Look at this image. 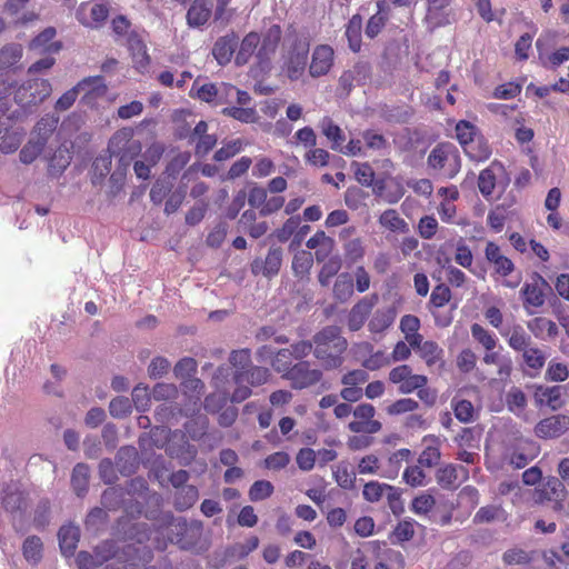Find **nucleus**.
<instances>
[{"instance_id": "f257e3e1", "label": "nucleus", "mask_w": 569, "mask_h": 569, "mask_svg": "<svg viewBox=\"0 0 569 569\" xmlns=\"http://www.w3.org/2000/svg\"><path fill=\"white\" fill-rule=\"evenodd\" d=\"M313 342L315 357L325 369H336L342 365V355L347 349L348 342L341 336L340 328L335 326L326 327L313 337Z\"/></svg>"}, {"instance_id": "f03ea898", "label": "nucleus", "mask_w": 569, "mask_h": 569, "mask_svg": "<svg viewBox=\"0 0 569 569\" xmlns=\"http://www.w3.org/2000/svg\"><path fill=\"white\" fill-rule=\"evenodd\" d=\"M58 121L59 119L54 116H44L37 122L28 142L19 153V159L23 164L32 163L41 154L48 139L56 130Z\"/></svg>"}, {"instance_id": "7ed1b4c3", "label": "nucleus", "mask_w": 569, "mask_h": 569, "mask_svg": "<svg viewBox=\"0 0 569 569\" xmlns=\"http://www.w3.org/2000/svg\"><path fill=\"white\" fill-rule=\"evenodd\" d=\"M430 168L445 178H453L461 168V160L457 148L451 143H441L432 149L428 157Z\"/></svg>"}, {"instance_id": "20e7f679", "label": "nucleus", "mask_w": 569, "mask_h": 569, "mask_svg": "<svg viewBox=\"0 0 569 569\" xmlns=\"http://www.w3.org/2000/svg\"><path fill=\"white\" fill-rule=\"evenodd\" d=\"M52 91L49 80L30 77L13 91L14 101L22 108L37 106L47 99Z\"/></svg>"}, {"instance_id": "39448f33", "label": "nucleus", "mask_w": 569, "mask_h": 569, "mask_svg": "<svg viewBox=\"0 0 569 569\" xmlns=\"http://www.w3.org/2000/svg\"><path fill=\"white\" fill-rule=\"evenodd\" d=\"M86 92L87 94L93 93L96 96H102L107 91V86L103 78L100 76L89 77L80 81L76 87L64 92L56 102V109L59 111L68 110L76 101L79 92Z\"/></svg>"}, {"instance_id": "423d86ee", "label": "nucleus", "mask_w": 569, "mask_h": 569, "mask_svg": "<svg viewBox=\"0 0 569 569\" xmlns=\"http://www.w3.org/2000/svg\"><path fill=\"white\" fill-rule=\"evenodd\" d=\"M390 382L398 386L400 393L408 395L420 387H425L428 382V378L423 375H416L412 369L407 365H401L393 368L389 372Z\"/></svg>"}, {"instance_id": "0eeeda50", "label": "nucleus", "mask_w": 569, "mask_h": 569, "mask_svg": "<svg viewBox=\"0 0 569 569\" xmlns=\"http://www.w3.org/2000/svg\"><path fill=\"white\" fill-rule=\"evenodd\" d=\"M109 16V6L103 1L83 2L79 6L76 17L78 21L91 29L100 28Z\"/></svg>"}, {"instance_id": "6e6552de", "label": "nucleus", "mask_w": 569, "mask_h": 569, "mask_svg": "<svg viewBox=\"0 0 569 569\" xmlns=\"http://www.w3.org/2000/svg\"><path fill=\"white\" fill-rule=\"evenodd\" d=\"M309 42L307 39H297L286 58L283 70L291 80L299 79L306 69Z\"/></svg>"}, {"instance_id": "1a4fd4ad", "label": "nucleus", "mask_w": 569, "mask_h": 569, "mask_svg": "<svg viewBox=\"0 0 569 569\" xmlns=\"http://www.w3.org/2000/svg\"><path fill=\"white\" fill-rule=\"evenodd\" d=\"M376 409L372 405L361 403L353 410L355 420L349 423V429L355 433H376L381 429V423L373 420Z\"/></svg>"}, {"instance_id": "9d476101", "label": "nucleus", "mask_w": 569, "mask_h": 569, "mask_svg": "<svg viewBox=\"0 0 569 569\" xmlns=\"http://www.w3.org/2000/svg\"><path fill=\"white\" fill-rule=\"evenodd\" d=\"M547 286L546 280L538 273L531 277L530 282L525 283L521 289V296L523 299V307L529 315L536 312V309L540 308L545 303V295L542 287Z\"/></svg>"}, {"instance_id": "9b49d317", "label": "nucleus", "mask_w": 569, "mask_h": 569, "mask_svg": "<svg viewBox=\"0 0 569 569\" xmlns=\"http://www.w3.org/2000/svg\"><path fill=\"white\" fill-rule=\"evenodd\" d=\"M321 376L320 370L310 368V365L306 361L295 365L286 373V378L291 381L292 387L298 389H303L317 383L321 379Z\"/></svg>"}, {"instance_id": "f8f14e48", "label": "nucleus", "mask_w": 569, "mask_h": 569, "mask_svg": "<svg viewBox=\"0 0 569 569\" xmlns=\"http://www.w3.org/2000/svg\"><path fill=\"white\" fill-rule=\"evenodd\" d=\"M486 260L492 266L493 273L501 278H507L515 270L513 262L503 254L501 248L489 241L485 248Z\"/></svg>"}, {"instance_id": "ddd939ff", "label": "nucleus", "mask_w": 569, "mask_h": 569, "mask_svg": "<svg viewBox=\"0 0 569 569\" xmlns=\"http://www.w3.org/2000/svg\"><path fill=\"white\" fill-rule=\"evenodd\" d=\"M377 302V296L363 297L349 311L347 326L350 331H358L362 328Z\"/></svg>"}, {"instance_id": "4468645a", "label": "nucleus", "mask_w": 569, "mask_h": 569, "mask_svg": "<svg viewBox=\"0 0 569 569\" xmlns=\"http://www.w3.org/2000/svg\"><path fill=\"white\" fill-rule=\"evenodd\" d=\"M569 429V417L558 415L546 418L538 422L535 428L537 437L550 439L560 437Z\"/></svg>"}, {"instance_id": "2eb2a0df", "label": "nucleus", "mask_w": 569, "mask_h": 569, "mask_svg": "<svg viewBox=\"0 0 569 569\" xmlns=\"http://www.w3.org/2000/svg\"><path fill=\"white\" fill-rule=\"evenodd\" d=\"M197 363L192 358H183L181 359L174 367V375L178 378L184 379L183 388L187 390H192L197 392L196 400L200 399V390L203 385L201 380L197 378H191L192 373L196 372Z\"/></svg>"}, {"instance_id": "dca6fc26", "label": "nucleus", "mask_w": 569, "mask_h": 569, "mask_svg": "<svg viewBox=\"0 0 569 569\" xmlns=\"http://www.w3.org/2000/svg\"><path fill=\"white\" fill-rule=\"evenodd\" d=\"M282 262V251L279 248H271L264 260L256 259L251 264V271L254 274L272 277L280 270Z\"/></svg>"}, {"instance_id": "f3484780", "label": "nucleus", "mask_w": 569, "mask_h": 569, "mask_svg": "<svg viewBox=\"0 0 569 569\" xmlns=\"http://www.w3.org/2000/svg\"><path fill=\"white\" fill-rule=\"evenodd\" d=\"M332 62V48L326 44L318 46L312 53L310 74L312 77H320L326 74L330 70Z\"/></svg>"}, {"instance_id": "a211bd4d", "label": "nucleus", "mask_w": 569, "mask_h": 569, "mask_svg": "<svg viewBox=\"0 0 569 569\" xmlns=\"http://www.w3.org/2000/svg\"><path fill=\"white\" fill-rule=\"evenodd\" d=\"M212 4L210 0H194L187 12V23L191 28L206 24L211 17Z\"/></svg>"}, {"instance_id": "6ab92c4d", "label": "nucleus", "mask_w": 569, "mask_h": 569, "mask_svg": "<svg viewBox=\"0 0 569 569\" xmlns=\"http://www.w3.org/2000/svg\"><path fill=\"white\" fill-rule=\"evenodd\" d=\"M128 47L132 56L134 68L139 72H144L149 66L150 57L143 40L138 34H130Z\"/></svg>"}, {"instance_id": "aec40b11", "label": "nucleus", "mask_w": 569, "mask_h": 569, "mask_svg": "<svg viewBox=\"0 0 569 569\" xmlns=\"http://www.w3.org/2000/svg\"><path fill=\"white\" fill-rule=\"evenodd\" d=\"M467 477V470L462 466L447 465L437 472V481L442 488L456 487Z\"/></svg>"}, {"instance_id": "412c9836", "label": "nucleus", "mask_w": 569, "mask_h": 569, "mask_svg": "<svg viewBox=\"0 0 569 569\" xmlns=\"http://www.w3.org/2000/svg\"><path fill=\"white\" fill-rule=\"evenodd\" d=\"M397 312L393 308L377 309L369 320L368 329L372 333H381L392 326Z\"/></svg>"}, {"instance_id": "4be33fe9", "label": "nucleus", "mask_w": 569, "mask_h": 569, "mask_svg": "<svg viewBox=\"0 0 569 569\" xmlns=\"http://www.w3.org/2000/svg\"><path fill=\"white\" fill-rule=\"evenodd\" d=\"M536 47L539 52V60L547 69H556L569 60V47H561L555 52L548 53L542 49L541 39H538Z\"/></svg>"}, {"instance_id": "5701e85b", "label": "nucleus", "mask_w": 569, "mask_h": 569, "mask_svg": "<svg viewBox=\"0 0 569 569\" xmlns=\"http://www.w3.org/2000/svg\"><path fill=\"white\" fill-rule=\"evenodd\" d=\"M56 29L49 27L37 36L30 43V48L39 53L58 52L61 49V43L54 41Z\"/></svg>"}, {"instance_id": "b1692460", "label": "nucleus", "mask_w": 569, "mask_h": 569, "mask_svg": "<svg viewBox=\"0 0 569 569\" xmlns=\"http://www.w3.org/2000/svg\"><path fill=\"white\" fill-rule=\"evenodd\" d=\"M58 538L61 552L64 556L70 557L74 553L77 548L80 538V530L73 525L62 526L59 530Z\"/></svg>"}, {"instance_id": "393cba45", "label": "nucleus", "mask_w": 569, "mask_h": 569, "mask_svg": "<svg viewBox=\"0 0 569 569\" xmlns=\"http://www.w3.org/2000/svg\"><path fill=\"white\" fill-rule=\"evenodd\" d=\"M565 387H538L535 392V400L540 406H548L556 410L561 406V395Z\"/></svg>"}, {"instance_id": "a878e982", "label": "nucleus", "mask_w": 569, "mask_h": 569, "mask_svg": "<svg viewBox=\"0 0 569 569\" xmlns=\"http://www.w3.org/2000/svg\"><path fill=\"white\" fill-rule=\"evenodd\" d=\"M421 359L425 360L428 367H432L433 365L440 362L442 360L443 350L436 343L430 340H421L418 346H410Z\"/></svg>"}, {"instance_id": "bb28decb", "label": "nucleus", "mask_w": 569, "mask_h": 569, "mask_svg": "<svg viewBox=\"0 0 569 569\" xmlns=\"http://www.w3.org/2000/svg\"><path fill=\"white\" fill-rule=\"evenodd\" d=\"M411 456V451L409 449H399L393 452L386 466L380 470V476L387 479H395L400 471L403 461H408Z\"/></svg>"}, {"instance_id": "cd10ccee", "label": "nucleus", "mask_w": 569, "mask_h": 569, "mask_svg": "<svg viewBox=\"0 0 569 569\" xmlns=\"http://www.w3.org/2000/svg\"><path fill=\"white\" fill-rule=\"evenodd\" d=\"M471 337L483 350L501 349L497 336L479 323H472L470 327Z\"/></svg>"}, {"instance_id": "c85d7f7f", "label": "nucleus", "mask_w": 569, "mask_h": 569, "mask_svg": "<svg viewBox=\"0 0 569 569\" xmlns=\"http://www.w3.org/2000/svg\"><path fill=\"white\" fill-rule=\"evenodd\" d=\"M400 330L405 335L406 341L410 346H418L422 340V336L418 332L420 328V320L412 315H406L400 320Z\"/></svg>"}, {"instance_id": "c756f323", "label": "nucleus", "mask_w": 569, "mask_h": 569, "mask_svg": "<svg viewBox=\"0 0 569 569\" xmlns=\"http://www.w3.org/2000/svg\"><path fill=\"white\" fill-rule=\"evenodd\" d=\"M379 223L382 228L396 233H407L409 231V224L395 209L385 210L379 217Z\"/></svg>"}, {"instance_id": "7c9ffc66", "label": "nucleus", "mask_w": 569, "mask_h": 569, "mask_svg": "<svg viewBox=\"0 0 569 569\" xmlns=\"http://www.w3.org/2000/svg\"><path fill=\"white\" fill-rule=\"evenodd\" d=\"M236 39L231 37H222L218 39L213 46L212 54L219 64L228 63L233 54L236 48Z\"/></svg>"}, {"instance_id": "2f4dec72", "label": "nucleus", "mask_w": 569, "mask_h": 569, "mask_svg": "<svg viewBox=\"0 0 569 569\" xmlns=\"http://www.w3.org/2000/svg\"><path fill=\"white\" fill-rule=\"evenodd\" d=\"M306 244L309 249H317L316 258L318 261H321L332 250L333 240L323 231H318L307 241Z\"/></svg>"}, {"instance_id": "473e14b6", "label": "nucleus", "mask_w": 569, "mask_h": 569, "mask_svg": "<svg viewBox=\"0 0 569 569\" xmlns=\"http://www.w3.org/2000/svg\"><path fill=\"white\" fill-rule=\"evenodd\" d=\"M463 150L471 160L478 162L488 160L491 154L488 142L479 134Z\"/></svg>"}, {"instance_id": "72a5a7b5", "label": "nucleus", "mask_w": 569, "mask_h": 569, "mask_svg": "<svg viewBox=\"0 0 569 569\" xmlns=\"http://www.w3.org/2000/svg\"><path fill=\"white\" fill-rule=\"evenodd\" d=\"M333 297L340 302H346L353 295V281L352 277L347 273H340L333 283Z\"/></svg>"}, {"instance_id": "f704fd0d", "label": "nucleus", "mask_w": 569, "mask_h": 569, "mask_svg": "<svg viewBox=\"0 0 569 569\" xmlns=\"http://www.w3.org/2000/svg\"><path fill=\"white\" fill-rule=\"evenodd\" d=\"M251 358L250 351L247 349L233 351L230 356V363L234 367V382L240 383L243 381L244 372L250 367Z\"/></svg>"}, {"instance_id": "c9c22d12", "label": "nucleus", "mask_w": 569, "mask_h": 569, "mask_svg": "<svg viewBox=\"0 0 569 569\" xmlns=\"http://www.w3.org/2000/svg\"><path fill=\"white\" fill-rule=\"evenodd\" d=\"M3 507L9 511H16L23 503V495L16 483L9 485L0 492Z\"/></svg>"}, {"instance_id": "e433bc0d", "label": "nucleus", "mask_w": 569, "mask_h": 569, "mask_svg": "<svg viewBox=\"0 0 569 569\" xmlns=\"http://www.w3.org/2000/svg\"><path fill=\"white\" fill-rule=\"evenodd\" d=\"M320 128L327 139L331 141V148L337 151L345 141L342 130L328 117L321 120Z\"/></svg>"}, {"instance_id": "4c0bfd02", "label": "nucleus", "mask_w": 569, "mask_h": 569, "mask_svg": "<svg viewBox=\"0 0 569 569\" xmlns=\"http://www.w3.org/2000/svg\"><path fill=\"white\" fill-rule=\"evenodd\" d=\"M423 442L426 443V447L420 453L418 462L421 467L430 468L438 463L440 459V451L433 438H425Z\"/></svg>"}, {"instance_id": "58836bf2", "label": "nucleus", "mask_w": 569, "mask_h": 569, "mask_svg": "<svg viewBox=\"0 0 569 569\" xmlns=\"http://www.w3.org/2000/svg\"><path fill=\"white\" fill-rule=\"evenodd\" d=\"M260 42V38L257 33L250 32L247 34L241 44L240 49L236 56V62L237 64H244L247 63L248 59L256 51L258 44Z\"/></svg>"}, {"instance_id": "ea45409f", "label": "nucleus", "mask_w": 569, "mask_h": 569, "mask_svg": "<svg viewBox=\"0 0 569 569\" xmlns=\"http://www.w3.org/2000/svg\"><path fill=\"white\" fill-rule=\"evenodd\" d=\"M528 327L539 338H552L558 333L557 325L547 318H535Z\"/></svg>"}, {"instance_id": "a19ab883", "label": "nucleus", "mask_w": 569, "mask_h": 569, "mask_svg": "<svg viewBox=\"0 0 569 569\" xmlns=\"http://www.w3.org/2000/svg\"><path fill=\"white\" fill-rule=\"evenodd\" d=\"M222 113L243 123H254L258 120V113L254 108L250 107H226Z\"/></svg>"}, {"instance_id": "79ce46f5", "label": "nucleus", "mask_w": 569, "mask_h": 569, "mask_svg": "<svg viewBox=\"0 0 569 569\" xmlns=\"http://www.w3.org/2000/svg\"><path fill=\"white\" fill-rule=\"evenodd\" d=\"M22 552H23L24 559L29 563H31V565L38 563L42 557L41 539L36 536L28 537L23 542Z\"/></svg>"}, {"instance_id": "37998d69", "label": "nucleus", "mask_w": 569, "mask_h": 569, "mask_svg": "<svg viewBox=\"0 0 569 569\" xmlns=\"http://www.w3.org/2000/svg\"><path fill=\"white\" fill-rule=\"evenodd\" d=\"M501 335L508 337V343L513 350L525 351L529 348L530 337L521 326H515L508 333L501 332Z\"/></svg>"}, {"instance_id": "c03bdc74", "label": "nucleus", "mask_w": 569, "mask_h": 569, "mask_svg": "<svg viewBox=\"0 0 569 569\" xmlns=\"http://www.w3.org/2000/svg\"><path fill=\"white\" fill-rule=\"evenodd\" d=\"M24 131L22 129L6 130L0 144V152L10 154L18 150L22 142Z\"/></svg>"}, {"instance_id": "a18cd8bd", "label": "nucleus", "mask_w": 569, "mask_h": 569, "mask_svg": "<svg viewBox=\"0 0 569 569\" xmlns=\"http://www.w3.org/2000/svg\"><path fill=\"white\" fill-rule=\"evenodd\" d=\"M362 27V19L360 16H353L347 26L346 36L349 41V47L352 51L357 52L360 50V32Z\"/></svg>"}, {"instance_id": "49530a36", "label": "nucleus", "mask_w": 569, "mask_h": 569, "mask_svg": "<svg viewBox=\"0 0 569 569\" xmlns=\"http://www.w3.org/2000/svg\"><path fill=\"white\" fill-rule=\"evenodd\" d=\"M133 136V130L130 128H123L118 130L109 141V151L112 156H118L126 149L130 138Z\"/></svg>"}, {"instance_id": "de8ad7c7", "label": "nucleus", "mask_w": 569, "mask_h": 569, "mask_svg": "<svg viewBox=\"0 0 569 569\" xmlns=\"http://www.w3.org/2000/svg\"><path fill=\"white\" fill-rule=\"evenodd\" d=\"M22 57V47L20 44H9L0 50V69H7L16 63Z\"/></svg>"}, {"instance_id": "09e8293b", "label": "nucleus", "mask_w": 569, "mask_h": 569, "mask_svg": "<svg viewBox=\"0 0 569 569\" xmlns=\"http://www.w3.org/2000/svg\"><path fill=\"white\" fill-rule=\"evenodd\" d=\"M455 261L466 269H471L473 254L463 238H459L455 244Z\"/></svg>"}, {"instance_id": "8fccbe9b", "label": "nucleus", "mask_w": 569, "mask_h": 569, "mask_svg": "<svg viewBox=\"0 0 569 569\" xmlns=\"http://www.w3.org/2000/svg\"><path fill=\"white\" fill-rule=\"evenodd\" d=\"M438 213L442 222L458 226H467L466 219H457V208L455 202L443 201L438 206Z\"/></svg>"}, {"instance_id": "3c124183", "label": "nucleus", "mask_w": 569, "mask_h": 569, "mask_svg": "<svg viewBox=\"0 0 569 569\" xmlns=\"http://www.w3.org/2000/svg\"><path fill=\"white\" fill-rule=\"evenodd\" d=\"M313 263L312 253L306 250L299 251L295 254L292 260V269L296 276L305 277L309 273Z\"/></svg>"}, {"instance_id": "603ef678", "label": "nucleus", "mask_w": 569, "mask_h": 569, "mask_svg": "<svg viewBox=\"0 0 569 569\" xmlns=\"http://www.w3.org/2000/svg\"><path fill=\"white\" fill-rule=\"evenodd\" d=\"M385 7H386V1L382 0V1H379L378 2V12L376 14H373L368 23H367V27H366V34L369 37V38H375L382 29V27L385 26V22H386V14H385Z\"/></svg>"}, {"instance_id": "864d4df0", "label": "nucleus", "mask_w": 569, "mask_h": 569, "mask_svg": "<svg viewBox=\"0 0 569 569\" xmlns=\"http://www.w3.org/2000/svg\"><path fill=\"white\" fill-rule=\"evenodd\" d=\"M89 478V468L83 463H78L72 471L71 482L78 496L87 490Z\"/></svg>"}, {"instance_id": "5fc2aeb1", "label": "nucleus", "mask_w": 569, "mask_h": 569, "mask_svg": "<svg viewBox=\"0 0 569 569\" xmlns=\"http://www.w3.org/2000/svg\"><path fill=\"white\" fill-rule=\"evenodd\" d=\"M506 512L500 506H486L477 511L475 521L490 522L493 520H506Z\"/></svg>"}, {"instance_id": "6e6d98bb", "label": "nucleus", "mask_w": 569, "mask_h": 569, "mask_svg": "<svg viewBox=\"0 0 569 569\" xmlns=\"http://www.w3.org/2000/svg\"><path fill=\"white\" fill-rule=\"evenodd\" d=\"M522 352L523 361L528 368L538 371L545 366L546 355L542 350L529 347Z\"/></svg>"}, {"instance_id": "4d7b16f0", "label": "nucleus", "mask_w": 569, "mask_h": 569, "mask_svg": "<svg viewBox=\"0 0 569 569\" xmlns=\"http://www.w3.org/2000/svg\"><path fill=\"white\" fill-rule=\"evenodd\" d=\"M452 408L455 411V416L459 421H461L463 423H468V422L472 421V419L475 417V408L470 401L463 400V399H461V400L453 399Z\"/></svg>"}, {"instance_id": "13d9d810", "label": "nucleus", "mask_w": 569, "mask_h": 569, "mask_svg": "<svg viewBox=\"0 0 569 569\" xmlns=\"http://www.w3.org/2000/svg\"><path fill=\"white\" fill-rule=\"evenodd\" d=\"M456 136L462 148L472 141L477 136V128L468 121H459L456 126Z\"/></svg>"}, {"instance_id": "bf43d9fd", "label": "nucleus", "mask_w": 569, "mask_h": 569, "mask_svg": "<svg viewBox=\"0 0 569 569\" xmlns=\"http://www.w3.org/2000/svg\"><path fill=\"white\" fill-rule=\"evenodd\" d=\"M403 481L411 487H423L427 485L426 473L421 466L407 467L402 475Z\"/></svg>"}, {"instance_id": "052dcab7", "label": "nucleus", "mask_w": 569, "mask_h": 569, "mask_svg": "<svg viewBox=\"0 0 569 569\" xmlns=\"http://www.w3.org/2000/svg\"><path fill=\"white\" fill-rule=\"evenodd\" d=\"M341 268V262L338 258H332L327 261L318 276V280L321 286L327 287L330 284L331 278L335 277Z\"/></svg>"}, {"instance_id": "680f3d73", "label": "nucleus", "mask_w": 569, "mask_h": 569, "mask_svg": "<svg viewBox=\"0 0 569 569\" xmlns=\"http://www.w3.org/2000/svg\"><path fill=\"white\" fill-rule=\"evenodd\" d=\"M391 490H392L391 486H388L385 483H379L377 481H370L365 486L362 495L366 500H368L370 502H376L383 496L385 491H391Z\"/></svg>"}, {"instance_id": "e2e57ef3", "label": "nucleus", "mask_w": 569, "mask_h": 569, "mask_svg": "<svg viewBox=\"0 0 569 569\" xmlns=\"http://www.w3.org/2000/svg\"><path fill=\"white\" fill-rule=\"evenodd\" d=\"M527 400L525 393L517 388H512L507 395V405L510 411L516 415H520L525 407Z\"/></svg>"}, {"instance_id": "0e129e2a", "label": "nucleus", "mask_w": 569, "mask_h": 569, "mask_svg": "<svg viewBox=\"0 0 569 569\" xmlns=\"http://www.w3.org/2000/svg\"><path fill=\"white\" fill-rule=\"evenodd\" d=\"M273 486L270 481L258 480L251 486L249 497L252 501H260L271 496Z\"/></svg>"}, {"instance_id": "69168bd1", "label": "nucleus", "mask_w": 569, "mask_h": 569, "mask_svg": "<svg viewBox=\"0 0 569 569\" xmlns=\"http://www.w3.org/2000/svg\"><path fill=\"white\" fill-rule=\"evenodd\" d=\"M352 168L357 181L363 186H371L375 178L373 169L369 163L353 162Z\"/></svg>"}, {"instance_id": "338daca9", "label": "nucleus", "mask_w": 569, "mask_h": 569, "mask_svg": "<svg viewBox=\"0 0 569 569\" xmlns=\"http://www.w3.org/2000/svg\"><path fill=\"white\" fill-rule=\"evenodd\" d=\"M419 407V403L411 399V398H402V399H399L395 402H392L391 405H389L387 407V412L389 415H401V413H406V412H412L415 410H417Z\"/></svg>"}, {"instance_id": "774afa93", "label": "nucleus", "mask_w": 569, "mask_h": 569, "mask_svg": "<svg viewBox=\"0 0 569 569\" xmlns=\"http://www.w3.org/2000/svg\"><path fill=\"white\" fill-rule=\"evenodd\" d=\"M435 498L429 493L417 496L411 503V510L416 515H427L435 506Z\"/></svg>"}]
</instances>
